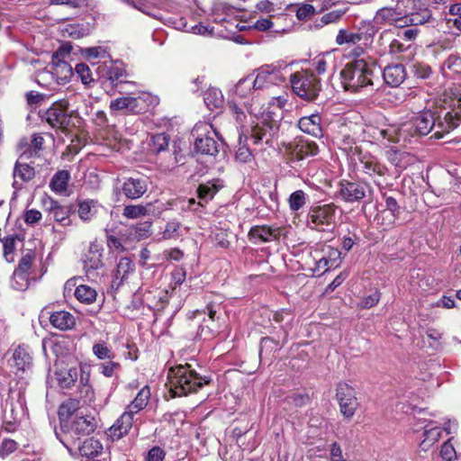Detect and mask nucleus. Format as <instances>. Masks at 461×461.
I'll return each mask as SVG.
<instances>
[{
	"instance_id": "obj_2",
	"label": "nucleus",
	"mask_w": 461,
	"mask_h": 461,
	"mask_svg": "<svg viewBox=\"0 0 461 461\" xmlns=\"http://www.w3.org/2000/svg\"><path fill=\"white\" fill-rule=\"evenodd\" d=\"M258 91L254 87L253 78L250 77L240 79L234 88V98L241 101L243 106L250 113L254 114L256 119L252 122L249 139L253 145L274 146V140L276 139L279 131L278 122L274 118L273 113L267 112L258 115L256 108L252 107L250 99L255 98V94Z\"/></svg>"
},
{
	"instance_id": "obj_18",
	"label": "nucleus",
	"mask_w": 461,
	"mask_h": 461,
	"mask_svg": "<svg viewBox=\"0 0 461 461\" xmlns=\"http://www.w3.org/2000/svg\"><path fill=\"white\" fill-rule=\"evenodd\" d=\"M375 21L379 23H385L394 24L398 27H403L407 25L409 21L413 22V19H408L394 8L383 7L376 12Z\"/></svg>"
},
{
	"instance_id": "obj_54",
	"label": "nucleus",
	"mask_w": 461,
	"mask_h": 461,
	"mask_svg": "<svg viewBox=\"0 0 461 461\" xmlns=\"http://www.w3.org/2000/svg\"><path fill=\"white\" fill-rule=\"evenodd\" d=\"M240 105H243L242 102L238 100L229 103L230 113L239 123H242L246 118L245 112Z\"/></svg>"
},
{
	"instance_id": "obj_23",
	"label": "nucleus",
	"mask_w": 461,
	"mask_h": 461,
	"mask_svg": "<svg viewBox=\"0 0 461 461\" xmlns=\"http://www.w3.org/2000/svg\"><path fill=\"white\" fill-rule=\"evenodd\" d=\"M406 70L402 64L388 65L383 71L384 82L392 87H397L403 83L406 78Z\"/></svg>"
},
{
	"instance_id": "obj_21",
	"label": "nucleus",
	"mask_w": 461,
	"mask_h": 461,
	"mask_svg": "<svg viewBox=\"0 0 461 461\" xmlns=\"http://www.w3.org/2000/svg\"><path fill=\"white\" fill-rule=\"evenodd\" d=\"M11 366L15 369L16 373H25L31 370L32 366V357L28 348L19 346L13 353Z\"/></svg>"
},
{
	"instance_id": "obj_58",
	"label": "nucleus",
	"mask_w": 461,
	"mask_h": 461,
	"mask_svg": "<svg viewBox=\"0 0 461 461\" xmlns=\"http://www.w3.org/2000/svg\"><path fill=\"white\" fill-rule=\"evenodd\" d=\"M440 456L445 461H453L456 457V453L453 444L451 443V439L447 440L441 447L440 449Z\"/></svg>"
},
{
	"instance_id": "obj_64",
	"label": "nucleus",
	"mask_w": 461,
	"mask_h": 461,
	"mask_svg": "<svg viewBox=\"0 0 461 461\" xmlns=\"http://www.w3.org/2000/svg\"><path fill=\"white\" fill-rule=\"evenodd\" d=\"M166 453L159 447H152L146 457V461H164Z\"/></svg>"
},
{
	"instance_id": "obj_14",
	"label": "nucleus",
	"mask_w": 461,
	"mask_h": 461,
	"mask_svg": "<svg viewBox=\"0 0 461 461\" xmlns=\"http://www.w3.org/2000/svg\"><path fill=\"white\" fill-rule=\"evenodd\" d=\"M135 264L130 258H120L113 274L112 286L119 289L135 274Z\"/></svg>"
},
{
	"instance_id": "obj_40",
	"label": "nucleus",
	"mask_w": 461,
	"mask_h": 461,
	"mask_svg": "<svg viewBox=\"0 0 461 461\" xmlns=\"http://www.w3.org/2000/svg\"><path fill=\"white\" fill-rule=\"evenodd\" d=\"M362 40V35L360 33H355L348 32L344 29H340L336 36V43L338 45L343 44H356Z\"/></svg>"
},
{
	"instance_id": "obj_38",
	"label": "nucleus",
	"mask_w": 461,
	"mask_h": 461,
	"mask_svg": "<svg viewBox=\"0 0 461 461\" xmlns=\"http://www.w3.org/2000/svg\"><path fill=\"white\" fill-rule=\"evenodd\" d=\"M100 205L95 200H86L78 204V215L83 221L91 220L97 212Z\"/></svg>"
},
{
	"instance_id": "obj_46",
	"label": "nucleus",
	"mask_w": 461,
	"mask_h": 461,
	"mask_svg": "<svg viewBox=\"0 0 461 461\" xmlns=\"http://www.w3.org/2000/svg\"><path fill=\"white\" fill-rule=\"evenodd\" d=\"M125 74V69L122 63L119 61H111L110 66L107 68L106 76L112 82L119 80Z\"/></svg>"
},
{
	"instance_id": "obj_13",
	"label": "nucleus",
	"mask_w": 461,
	"mask_h": 461,
	"mask_svg": "<svg viewBox=\"0 0 461 461\" xmlns=\"http://www.w3.org/2000/svg\"><path fill=\"white\" fill-rule=\"evenodd\" d=\"M166 209L167 207L163 203L155 201L154 203H149L146 205H127L123 209L122 215L128 219H137L149 214L158 216Z\"/></svg>"
},
{
	"instance_id": "obj_45",
	"label": "nucleus",
	"mask_w": 461,
	"mask_h": 461,
	"mask_svg": "<svg viewBox=\"0 0 461 461\" xmlns=\"http://www.w3.org/2000/svg\"><path fill=\"white\" fill-rule=\"evenodd\" d=\"M169 139L165 133H159L152 136L149 144L152 152L159 153L165 150L168 146Z\"/></svg>"
},
{
	"instance_id": "obj_3",
	"label": "nucleus",
	"mask_w": 461,
	"mask_h": 461,
	"mask_svg": "<svg viewBox=\"0 0 461 461\" xmlns=\"http://www.w3.org/2000/svg\"><path fill=\"white\" fill-rule=\"evenodd\" d=\"M339 76L346 91L360 93L373 90L375 80L378 79V71L374 62L354 59L345 65Z\"/></svg>"
},
{
	"instance_id": "obj_25",
	"label": "nucleus",
	"mask_w": 461,
	"mask_h": 461,
	"mask_svg": "<svg viewBox=\"0 0 461 461\" xmlns=\"http://www.w3.org/2000/svg\"><path fill=\"white\" fill-rule=\"evenodd\" d=\"M442 435L441 427L438 426L435 421H429L424 426L423 439L421 440L420 447L422 450L427 451L432 446H434Z\"/></svg>"
},
{
	"instance_id": "obj_34",
	"label": "nucleus",
	"mask_w": 461,
	"mask_h": 461,
	"mask_svg": "<svg viewBox=\"0 0 461 461\" xmlns=\"http://www.w3.org/2000/svg\"><path fill=\"white\" fill-rule=\"evenodd\" d=\"M388 161L399 170L405 169L411 162V157L409 153L396 149H390L386 152Z\"/></svg>"
},
{
	"instance_id": "obj_39",
	"label": "nucleus",
	"mask_w": 461,
	"mask_h": 461,
	"mask_svg": "<svg viewBox=\"0 0 461 461\" xmlns=\"http://www.w3.org/2000/svg\"><path fill=\"white\" fill-rule=\"evenodd\" d=\"M206 106L210 110L220 108L223 104V96L221 92L217 88L208 89L203 95Z\"/></svg>"
},
{
	"instance_id": "obj_32",
	"label": "nucleus",
	"mask_w": 461,
	"mask_h": 461,
	"mask_svg": "<svg viewBox=\"0 0 461 461\" xmlns=\"http://www.w3.org/2000/svg\"><path fill=\"white\" fill-rule=\"evenodd\" d=\"M48 211L56 221L61 223L63 226L69 225V210L67 206L60 205L57 201L50 200Z\"/></svg>"
},
{
	"instance_id": "obj_57",
	"label": "nucleus",
	"mask_w": 461,
	"mask_h": 461,
	"mask_svg": "<svg viewBox=\"0 0 461 461\" xmlns=\"http://www.w3.org/2000/svg\"><path fill=\"white\" fill-rule=\"evenodd\" d=\"M412 73L417 78L427 79L432 74L431 68L424 63H415L412 65Z\"/></svg>"
},
{
	"instance_id": "obj_60",
	"label": "nucleus",
	"mask_w": 461,
	"mask_h": 461,
	"mask_svg": "<svg viewBox=\"0 0 461 461\" xmlns=\"http://www.w3.org/2000/svg\"><path fill=\"white\" fill-rule=\"evenodd\" d=\"M130 95L118 97L110 103V109L112 111H126L129 112Z\"/></svg>"
},
{
	"instance_id": "obj_33",
	"label": "nucleus",
	"mask_w": 461,
	"mask_h": 461,
	"mask_svg": "<svg viewBox=\"0 0 461 461\" xmlns=\"http://www.w3.org/2000/svg\"><path fill=\"white\" fill-rule=\"evenodd\" d=\"M70 179V174L68 170L58 171L51 178L50 187L51 191L58 194H63L66 193L68 181Z\"/></svg>"
},
{
	"instance_id": "obj_12",
	"label": "nucleus",
	"mask_w": 461,
	"mask_h": 461,
	"mask_svg": "<svg viewBox=\"0 0 461 461\" xmlns=\"http://www.w3.org/2000/svg\"><path fill=\"white\" fill-rule=\"evenodd\" d=\"M254 87L258 90L268 88L284 81L280 70L272 65H264L257 70L253 79Z\"/></svg>"
},
{
	"instance_id": "obj_6",
	"label": "nucleus",
	"mask_w": 461,
	"mask_h": 461,
	"mask_svg": "<svg viewBox=\"0 0 461 461\" xmlns=\"http://www.w3.org/2000/svg\"><path fill=\"white\" fill-rule=\"evenodd\" d=\"M95 420L93 417L77 414L71 421L62 423V435L56 432L59 441L73 455V446L80 441L83 437L88 436L95 429Z\"/></svg>"
},
{
	"instance_id": "obj_26",
	"label": "nucleus",
	"mask_w": 461,
	"mask_h": 461,
	"mask_svg": "<svg viewBox=\"0 0 461 461\" xmlns=\"http://www.w3.org/2000/svg\"><path fill=\"white\" fill-rule=\"evenodd\" d=\"M77 449L79 454L82 456H94L99 455L103 450V445L98 439L94 438H86L81 442L77 441L75 446H73V450Z\"/></svg>"
},
{
	"instance_id": "obj_20",
	"label": "nucleus",
	"mask_w": 461,
	"mask_h": 461,
	"mask_svg": "<svg viewBox=\"0 0 461 461\" xmlns=\"http://www.w3.org/2000/svg\"><path fill=\"white\" fill-rule=\"evenodd\" d=\"M360 167L361 170L371 177L384 176L388 173L386 166L371 154H365L361 157Z\"/></svg>"
},
{
	"instance_id": "obj_37",
	"label": "nucleus",
	"mask_w": 461,
	"mask_h": 461,
	"mask_svg": "<svg viewBox=\"0 0 461 461\" xmlns=\"http://www.w3.org/2000/svg\"><path fill=\"white\" fill-rule=\"evenodd\" d=\"M76 298L82 303L91 304L95 302L97 293L95 289L86 285H80L75 290Z\"/></svg>"
},
{
	"instance_id": "obj_51",
	"label": "nucleus",
	"mask_w": 461,
	"mask_h": 461,
	"mask_svg": "<svg viewBox=\"0 0 461 461\" xmlns=\"http://www.w3.org/2000/svg\"><path fill=\"white\" fill-rule=\"evenodd\" d=\"M180 227L181 223L177 221H168L162 232V238L164 240L177 239L180 236Z\"/></svg>"
},
{
	"instance_id": "obj_50",
	"label": "nucleus",
	"mask_w": 461,
	"mask_h": 461,
	"mask_svg": "<svg viewBox=\"0 0 461 461\" xmlns=\"http://www.w3.org/2000/svg\"><path fill=\"white\" fill-rule=\"evenodd\" d=\"M331 59V53L326 52L317 56L312 61V66L319 74H324L327 70V65Z\"/></svg>"
},
{
	"instance_id": "obj_49",
	"label": "nucleus",
	"mask_w": 461,
	"mask_h": 461,
	"mask_svg": "<svg viewBox=\"0 0 461 461\" xmlns=\"http://www.w3.org/2000/svg\"><path fill=\"white\" fill-rule=\"evenodd\" d=\"M93 354L100 360H112L114 357V354L104 342L95 343L93 346Z\"/></svg>"
},
{
	"instance_id": "obj_48",
	"label": "nucleus",
	"mask_w": 461,
	"mask_h": 461,
	"mask_svg": "<svg viewBox=\"0 0 461 461\" xmlns=\"http://www.w3.org/2000/svg\"><path fill=\"white\" fill-rule=\"evenodd\" d=\"M320 251L327 257L330 267H337L339 266L340 262V252L339 249L323 245Z\"/></svg>"
},
{
	"instance_id": "obj_4",
	"label": "nucleus",
	"mask_w": 461,
	"mask_h": 461,
	"mask_svg": "<svg viewBox=\"0 0 461 461\" xmlns=\"http://www.w3.org/2000/svg\"><path fill=\"white\" fill-rule=\"evenodd\" d=\"M167 380L172 396H184L197 392L210 380L199 375L190 364L179 365L168 370Z\"/></svg>"
},
{
	"instance_id": "obj_10",
	"label": "nucleus",
	"mask_w": 461,
	"mask_h": 461,
	"mask_svg": "<svg viewBox=\"0 0 461 461\" xmlns=\"http://www.w3.org/2000/svg\"><path fill=\"white\" fill-rule=\"evenodd\" d=\"M68 103L66 100L55 102L47 109L41 118L52 128L67 129L71 122V115L68 113Z\"/></svg>"
},
{
	"instance_id": "obj_63",
	"label": "nucleus",
	"mask_w": 461,
	"mask_h": 461,
	"mask_svg": "<svg viewBox=\"0 0 461 461\" xmlns=\"http://www.w3.org/2000/svg\"><path fill=\"white\" fill-rule=\"evenodd\" d=\"M443 66L454 73H459V68H461V58L451 55L444 61Z\"/></svg>"
},
{
	"instance_id": "obj_42",
	"label": "nucleus",
	"mask_w": 461,
	"mask_h": 461,
	"mask_svg": "<svg viewBox=\"0 0 461 461\" xmlns=\"http://www.w3.org/2000/svg\"><path fill=\"white\" fill-rule=\"evenodd\" d=\"M217 193V189L213 185L204 184L200 185L197 189V194L199 198L198 204L203 206V203H207L209 200L212 199L215 194Z\"/></svg>"
},
{
	"instance_id": "obj_59",
	"label": "nucleus",
	"mask_w": 461,
	"mask_h": 461,
	"mask_svg": "<svg viewBox=\"0 0 461 461\" xmlns=\"http://www.w3.org/2000/svg\"><path fill=\"white\" fill-rule=\"evenodd\" d=\"M32 261L33 256L30 253H27L20 259L18 267L14 271L30 276V269L32 267Z\"/></svg>"
},
{
	"instance_id": "obj_15",
	"label": "nucleus",
	"mask_w": 461,
	"mask_h": 461,
	"mask_svg": "<svg viewBox=\"0 0 461 461\" xmlns=\"http://www.w3.org/2000/svg\"><path fill=\"white\" fill-rule=\"evenodd\" d=\"M285 150L291 156V159L299 161L316 156L319 153V147L314 141L300 140L295 143H288Z\"/></svg>"
},
{
	"instance_id": "obj_36",
	"label": "nucleus",
	"mask_w": 461,
	"mask_h": 461,
	"mask_svg": "<svg viewBox=\"0 0 461 461\" xmlns=\"http://www.w3.org/2000/svg\"><path fill=\"white\" fill-rule=\"evenodd\" d=\"M102 253L96 248H90L84 258V268L87 275L102 267Z\"/></svg>"
},
{
	"instance_id": "obj_19",
	"label": "nucleus",
	"mask_w": 461,
	"mask_h": 461,
	"mask_svg": "<svg viewBox=\"0 0 461 461\" xmlns=\"http://www.w3.org/2000/svg\"><path fill=\"white\" fill-rule=\"evenodd\" d=\"M148 190L147 179L142 177H129L124 180L122 191L129 199H138L141 197Z\"/></svg>"
},
{
	"instance_id": "obj_56",
	"label": "nucleus",
	"mask_w": 461,
	"mask_h": 461,
	"mask_svg": "<svg viewBox=\"0 0 461 461\" xmlns=\"http://www.w3.org/2000/svg\"><path fill=\"white\" fill-rule=\"evenodd\" d=\"M243 134L240 135V144H241ZM235 158L238 161L248 163L253 160V154L246 145H240L236 151Z\"/></svg>"
},
{
	"instance_id": "obj_27",
	"label": "nucleus",
	"mask_w": 461,
	"mask_h": 461,
	"mask_svg": "<svg viewBox=\"0 0 461 461\" xmlns=\"http://www.w3.org/2000/svg\"><path fill=\"white\" fill-rule=\"evenodd\" d=\"M35 176L34 167H32L25 161H16L14 168V186L15 188H20L22 184H19L18 178L22 182H28L32 180Z\"/></svg>"
},
{
	"instance_id": "obj_43",
	"label": "nucleus",
	"mask_w": 461,
	"mask_h": 461,
	"mask_svg": "<svg viewBox=\"0 0 461 461\" xmlns=\"http://www.w3.org/2000/svg\"><path fill=\"white\" fill-rule=\"evenodd\" d=\"M306 203V194L303 190L292 193L288 198V204L292 211L297 212Z\"/></svg>"
},
{
	"instance_id": "obj_31",
	"label": "nucleus",
	"mask_w": 461,
	"mask_h": 461,
	"mask_svg": "<svg viewBox=\"0 0 461 461\" xmlns=\"http://www.w3.org/2000/svg\"><path fill=\"white\" fill-rule=\"evenodd\" d=\"M150 397V390L149 386H143L139 393H137L134 400L126 407L127 411H131V412L135 415L143 410L149 400Z\"/></svg>"
},
{
	"instance_id": "obj_28",
	"label": "nucleus",
	"mask_w": 461,
	"mask_h": 461,
	"mask_svg": "<svg viewBox=\"0 0 461 461\" xmlns=\"http://www.w3.org/2000/svg\"><path fill=\"white\" fill-rule=\"evenodd\" d=\"M51 325L59 330H70L75 325L74 316L66 311H59L53 312L50 317Z\"/></svg>"
},
{
	"instance_id": "obj_47",
	"label": "nucleus",
	"mask_w": 461,
	"mask_h": 461,
	"mask_svg": "<svg viewBox=\"0 0 461 461\" xmlns=\"http://www.w3.org/2000/svg\"><path fill=\"white\" fill-rule=\"evenodd\" d=\"M11 285L17 291H25L30 285V276L14 272Z\"/></svg>"
},
{
	"instance_id": "obj_8",
	"label": "nucleus",
	"mask_w": 461,
	"mask_h": 461,
	"mask_svg": "<svg viewBox=\"0 0 461 461\" xmlns=\"http://www.w3.org/2000/svg\"><path fill=\"white\" fill-rule=\"evenodd\" d=\"M337 207L333 203L314 206L308 212L307 225L317 231H332L336 226Z\"/></svg>"
},
{
	"instance_id": "obj_44",
	"label": "nucleus",
	"mask_w": 461,
	"mask_h": 461,
	"mask_svg": "<svg viewBox=\"0 0 461 461\" xmlns=\"http://www.w3.org/2000/svg\"><path fill=\"white\" fill-rule=\"evenodd\" d=\"M382 214H389L390 219L387 224H393L399 214V206L393 197L388 196L385 198V210L382 212Z\"/></svg>"
},
{
	"instance_id": "obj_61",
	"label": "nucleus",
	"mask_w": 461,
	"mask_h": 461,
	"mask_svg": "<svg viewBox=\"0 0 461 461\" xmlns=\"http://www.w3.org/2000/svg\"><path fill=\"white\" fill-rule=\"evenodd\" d=\"M380 300V293L378 291L374 292L373 294L365 296L360 302V307L364 309H369L379 303Z\"/></svg>"
},
{
	"instance_id": "obj_41",
	"label": "nucleus",
	"mask_w": 461,
	"mask_h": 461,
	"mask_svg": "<svg viewBox=\"0 0 461 461\" xmlns=\"http://www.w3.org/2000/svg\"><path fill=\"white\" fill-rule=\"evenodd\" d=\"M17 150L19 152V158L17 161H25L29 160L32 158H35L38 156L35 149H32L29 145V141L27 139H22L17 146Z\"/></svg>"
},
{
	"instance_id": "obj_30",
	"label": "nucleus",
	"mask_w": 461,
	"mask_h": 461,
	"mask_svg": "<svg viewBox=\"0 0 461 461\" xmlns=\"http://www.w3.org/2000/svg\"><path fill=\"white\" fill-rule=\"evenodd\" d=\"M79 401L76 399H68L65 401L59 409V418L60 421V427H62V423H67L71 421L75 418L77 411L79 409Z\"/></svg>"
},
{
	"instance_id": "obj_22",
	"label": "nucleus",
	"mask_w": 461,
	"mask_h": 461,
	"mask_svg": "<svg viewBox=\"0 0 461 461\" xmlns=\"http://www.w3.org/2000/svg\"><path fill=\"white\" fill-rule=\"evenodd\" d=\"M282 233V230L274 226H255L249 230V237L255 242H270L277 240Z\"/></svg>"
},
{
	"instance_id": "obj_52",
	"label": "nucleus",
	"mask_w": 461,
	"mask_h": 461,
	"mask_svg": "<svg viewBox=\"0 0 461 461\" xmlns=\"http://www.w3.org/2000/svg\"><path fill=\"white\" fill-rule=\"evenodd\" d=\"M82 53L87 59L109 57L107 50L101 46L86 48L83 50Z\"/></svg>"
},
{
	"instance_id": "obj_62",
	"label": "nucleus",
	"mask_w": 461,
	"mask_h": 461,
	"mask_svg": "<svg viewBox=\"0 0 461 461\" xmlns=\"http://www.w3.org/2000/svg\"><path fill=\"white\" fill-rule=\"evenodd\" d=\"M345 14V10H332L321 18V21L324 24H330L338 22L341 16Z\"/></svg>"
},
{
	"instance_id": "obj_55",
	"label": "nucleus",
	"mask_w": 461,
	"mask_h": 461,
	"mask_svg": "<svg viewBox=\"0 0 461 461\" xmlns=\"http://www.w3.org/2000/svg\"><path fill=\"white\" fill-rule=\"evenodd\" d=\"M61 74L60 80L63 82H67L72 76H73V70L71 66L65 62L61 61L57 63V65L54 68L53 74Z\"/></svg>"
},
{
	"instance_id": "obj_7",
	"label": "nucleus",
	"mask_w": 461,
	"mask_h": 461,
	"mask_svg": "<svg viewBox=\"0 0 461 461\" xmlns=\"http://www.w3.org/2000/svg\"><path fill=\"white\" fill-rule=\"evenodd\" d=\"M290 82L293 91L301 98L308 101L314 100L321 89L320 80L308 70L294 73Z\"/></svg>"
},
{
	"instance_id": "obj_1",
	"label": "nucleus",
	"mask_w": 461,
	"mask_h": 461,
	"mask_svg": "<svg viewBox=\"0 0 461 461\" xmlns=\"http://www.w3.org/2000/svg\"><path fill=\"white\" fill-rule=\"evenodd\" d=\"M460 122L461 94L451 92L444 94L429 107L426 104L422 111L401 124L368 126L366 132L375 141L385 145L408 141L414 137L426 136L431 131L433 138L441 139Z\"/></svg>"
},
{
	"instance_id": "obj_53",
	"label": "nucleus",
	"mask_w": 461,
	"mask_h": 461,
	"mask_svg": "<svg viewBox=\"0 0 461 461\" xmlns=\"http://www.w3.org/2000/svg\"><path fill=\"white\" fill-rule=\"evenodd\" d=\"M75 73L84 85H89L93 81L91 70L86 64H77L75 68Z\"/></svg>"
},
{
	"instance_id": "obj_11",
	"label": "nucleus",
	"mask_w": 461,
	"mask_h": 461,
	"mask_svg": "<svg viewBox=\"0 0 461 461\" xmlns=\"http://www.w3.org/2000/svg\"><path fill=\"white\" fill-rule=\"evenodd\" d=\"M336 397L342 415L347 419L352 418L358 407L355 389L347 383H339L336 389Z\"/></svg>"
},
{
	"instance_id": "obj_29",
	"label": "nucleus",
	"mask_w": 461,
	"mask_h": 461,
	"mask_svg": "<svg viewBox=\"0 0 461 461\" xmlns=\"http://www.w3.org/2000/svg\"><path fill=\"white\" fill-rule=\"evenodd\" d=\"M130 101L131 104H129V113H142L148 110L152 96L149 93L142 92L135 95H130Z\"/></svg>"
},
{
	"instance_id": "obj_17",
	"label": "nucleus",
	"mask_w": 461,
	"mask_h": 461,
	"mask_svg": "<svg viewBox=\"0 0 461 461\" xmlns=\"http://www.w3.org/2000/svg\"><path fill=\"white\" fill-rule=\"evenodd\" d=\"M134 415L125 409L124 412L109 428L107 435L113 441L119 440L127 435L132 428Z\"/></svg>"
},
{
	"instance_id": "obj_9",
	"label": "nucleus",
	"mask_w": 461,
	"mask_h": 461,
	"mask_svg": "<svg viewBox=\"0 0 461 461\" xmlns=\"http://www.w3.org/2000/svg\"><path fill=\"white\" fill-rule=\"evenodd\" d=\"M192 134L194 137V150L197 153L215 156L218 153V143L213 136H217V131L213 129L212 125L205 122H197Z\"/></svg>"
},
{
	"instance_id": "obj_16",
	"label": "nucleus",
	"mask_w": 461,
	"mask_h": 461,
	"mask_svg": "<svg viewBox=\"0 0 461 461\" xmlns=\"http://www.w3.org/2000/svg\"><path fill=\"white\" fill-rule=\"evenodd\" d=\"M366 184L348 181L339 184V195L346 203L358 202L366 196Z\"/></svg>"
},
{
	"instance_id": "obj_35",
	"label": "nucleus",
	"mask_w": 461,
	"mask_h": 461,
	"mask_svg": "<svg viewBox=\"0 0 461 461\" xmlns=\"http://www.w3.org/2000/svg\"><path fill=\"white\" fill-rule=\"evenodd\" d=\"M311 257L313 261V267H311V270L313 275L321 276L327 272L330 268H333L330 266L327 257L323 255L320 249H314L311 252Z\"/></svg>"
},
{
	"instance_id": "obj_24",
	"label": "nucleus",
	"mask_w": 461,
	"mask_h": 461,
	"mask_svg": "<svg viewBox=\"0 0 461 461\" xmlns=\"http://www.w3.org/2000/svg\"><path fill=\"white\" fill-rule=\"evenodd\" d=\"M321 122V116L318 113H312L302 117L298 122V127L302 131L318 138L322 135Z\"/></svg>"
},
{
	"instance_id": "obj_5",
	"label": "nucleus",
	"mask_w": 461,
	"mask_h": 461,
	"mask_svg": "<svg viewBox=\"0 0 461 461\" xmlns=\"http://www.w3.org/2000/svg\"><path fill=\"white\" fill-rule=\"evenodd\" d=\"M68 341L65 339L55 342L52 346L53 352L59 357L57 368L54 373L57 384L63 389L71 388L78 378L77 367L80 359L75 353L62 356L61 349L66 348Z\"/></svg>"
}]
</instances>
